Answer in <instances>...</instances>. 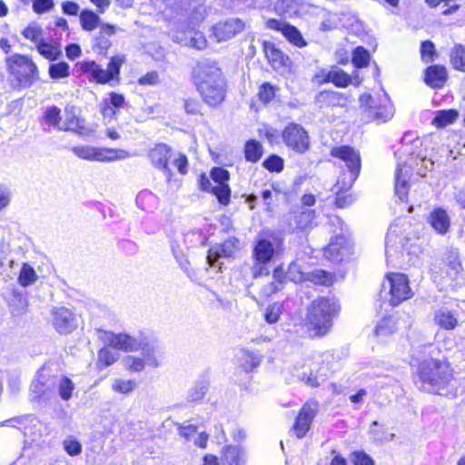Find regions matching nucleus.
Wrapping results in <instances>:
<instances>
[{
  "instance_id": "4be33fe9",
  "label": "nucleus",
  "mask_w": 465,
  "mask_h": 465,
  "mask_svg": "<svg viewBox=\"0 0 465 465\" xmlns=\"http://www.w3.org/2000/svg\"><path fill=\"white\" fill-rule=\"evenodd\" d=\"M266 25L270 29L280 31L290 43L297 47H304L307 45L302 34L296 27L282 20L269 19L266 22Z\"/></svg>"
},
{
  "instance_id": "20e7f679",
  "label": "nucleus",
  "mask_w": 465,
  "mask_h": 465,
  "mask_svg": "<svg viewBox=\"0 0 465 465\" xmlns=\"http://www.w3.org/2000/svg\"><path fill=\"white\" fill-rule=\"evenodd\" d=\"M282 251V240L278 237L258 239L252 249L253 263L251 273L253 278L269 274L268 264L281 254Z\"/></svg>"
},
{
  "instance_id": "9d476101",
  "label": "nucleus",
  "mask_w": 465,
  "mask_h": 465,
  "mask_svg": "<svg viewBox=\"0 0 465 465\" xmlns=\"http://www.w3.org/2000/svg\"><path fill=\"white\" fill-rule=\"evenodd\" d=\"M98 339L105 345L115 350L124 351H139L144 343L145 336L142 333L130 335L127 333H114L104 330H97Z\"/></svg>"
},
{
  "instance_id": "a878e982",
  "label": "nucleus",
  "mask_w": 465,
  "mask_h": 465,
  "mask_svg": "<svg viewBox=\"0 0 465 465\" xmlns=\"http://www.w3.org/2000/svg\"><path fill=\"white\" fill-rule=\"evenodd\" d=\"M139 350H141L139 356L143 359L145 367L155 369L160 366L159 350L155 344L149 341L147 337Z\"/></svg>"
},
{
  "instance_id": "13d9d810",
  "label": "nucleus",
  "mask_w": 465,
  "mask_h": 465,
  "mask_svg": "<svg viewBox=\"0 0 465 465\" xmlns=\"http://www.w3.org/2000/svg\"><path fill=\"white\" fill-rule=\"evenodd\" d=\"M42 28L39 25L33 24L25 27L22 35L25 38L37 45L42 40Z\"/></svg>"
},
{
  "instance_id": "e2e57ef3",
  "label": "nucleus",
  "mask_w": 465,
  "mask_h": 465,
  "mask_svg": "<svg viewBox=\"0 0 465 465\" xmlns=\"http://www.w3.org/2000/svg\"><path fill=\"white\" fill-rule=\"evenodd\" d=\"M312 281L317 284L328 286L332 283V275L328 272L316 270L312 273Z\"/></svg>"
},
{
  "instance_id": "393cba45",
  "label": "nucleus",
  "mask_w": 465,
  "mask_h": 465,
  "mask_svg": "<svg viewBox=\"0 0 465 465\" xmlns=\"http://www.w3.org/2000/svg\"><path fill=\"white\" fill-rule=\"evenodd\" d=\"M65 132H73L78 134H85L87 128L84 120L75 113L73 105H67L64 108V121L61 124V130Z\"/></svg>"
},
{
  "instance_id": "cd10ccee",
  "label": "nucleus",
  "mask_w": 465,
  "mask_h": 465,
  "mask_svg": "<svg viewBox=\"0 0 465 465\" xmlns=\"http://www.w3.org/2000/svg\"><path fill=\"white\" fill-rule=\"evenodd\" d=\"M431 227L440 234H445L450 225L448 213L441 208H436L431 212L429 217Z\"/></svg>"
},
{
  "instance_id": "37998d69",
  "label": "nucleus",
  "mask_w": 465,
  "mask_h": 465,
  "mask_svg": "<svg viewBox=\"0 0 465 465\" xmlns=\"http://www.w3.org/2000/svg\"><path fill=\"white\" fill-rule=\"evenodd\" d=\"M37 280L35 269L27 263H24L18 276V282L22 287L32 285Z\"/></svg>"
},
{
  "instance_id": "79ce46f5",
  "label": "nucleus",
  "mask_w": 465,
  "mask_h": 465,
  "mask_svg": "<svg viewBox=\"0 0 465 465\" xmlns=\"http://www.w3.org/2000/svg\"><path fill=\"white\" fill-rule=\"evenodd\" d=\"M137 205L143 211L150 212L157 203V197L152 192L144 190L136 196Z\"/></svg>"
},
{
  "instance_id": "4c0bfd02",
  "label": "nucleus",
  "mask_w": 465,
  "mask_h": 465,
  "mask_svg": "<svg viewBox=\"0 0 465 465\" xmlns=\"http://www.w3.org/2000/svg\"><path fill=\"white\" fill-rule=\"evenodd\" d=\"M458 116L459 113L455 109L439 110L435 112L432 124L437 127H444L453 124L458 119Z\"/></svg>"
},
{
  "instance_id": "f3484780",
  "label": "nucleus",
  "mask_w": 465,
  "mask_h": 465,
  "mask_svg": "<svg viewBox=\"0 0 465 465\" xmlns=\"http://www.w3.org/2000/svg\"><path fill=\"white\" fill-rule=\"evenodd\" d=\"M51 313L53 325L60 334L71 333L77 328L76 316L70 309L54 307Z\"/></svg>"
},
{
  "instance_id": "a19ab883",
  "label": "nucleus",
  "mask_w": 465,
  "mask_h": 465,
  "mask_svg": "<svg viewBox=\"0 0 465 465\" xmlns=\"http://www.w3.org/2000/svg\"><path fill=\"white\" fill-rule=\"evenodd\" d=\"M36 49L45 58L54 61L61 55V50L58 46L44 41L43 39L36 45Z\"/></svg>"
},
{
  "instance_id": "9b49d317",
  "label": "nucleus",
  "mask_w": 465,
  "mask_h": 465,
  "mask_svg": "<svg viewBox=\"0 0 465 465\" xmlns=\"http://www.w3.org/2000/svg\"><path fill=\"white\" fill-rule=\"evenodd\" d=\"M168 9L188 18L192 28L205 18L204 0H165Z\"/></svg>"
},
{
  "instance_id": "603ef678",
  "label": "nucleus",
  "mask_w": 465,
  "mask_h": 465,
  "mask_svg": "<svg viewBox=\"0 0 465 465\" xmlns=\"http://www.w3.org/2000/svg\"><path fill=\"white\" fill-rule=\"evenodd\" d=\"M323 369V367H321L316 371L312 370L306 377L305 383L312 388L320 386L327 378L326 370Z\"/></svg>"
},
{
  "instance_id": "e433bc0d",
  "label": "nucleus",
  "mask_w": 465,
  "mask_h": 465,
  "mask_svg": "<svg viewBox=\"0 0 465 465\" xmlns=\"http://www.w3.org/2000/svg\"><path fill=\"white\" fill-rule=\"evenodd\" d=\"M79 19L84 31H94L101 24L99 15L89 9L83 10L79 15Z\"/></svg>"
},
{
  "instance_id": "5fc2aeb1",
  "label": "nucleus",
  "mask_w": 465,
  "mask_h": 465,
  "mask_svg": "<svg viewBox=\"0 0 465 465\" xmlns=\"http://www.w3.org/2000/svg\"><path fill=\"white\" fill-rule=\"evenodd\" d=\"M108 347L109 346L104 344V347L98 351V361L103 367L111 366L118 359V355L113 352Z\"/></svg>"
},
{
  "instance_id": "39448f33",
  "label": "nucleus",
  "mask_w": 465,
  "mask_h": 465,
  "mask_svg": "<svg viewBox=\"0 0 465 465\" xmlns=\"http://www.w3.org/2000/svg\"><path fill=\"white\" fill-rule=\"evenodd\" d=\"M339 305L333 298L322 297L312 302L307 320L310 327L318 335H324L331 327L332 319L339 312Z\"/></svg>"
},
{
  "instance_id": "f257e3e1",
  "label": "nucleus",
  "mask_w": 465,
  "mask_h": 465,
  "mask_svg": "<svg viewBox=\"0 0 465 465\" xmlns=\"http://www.w3.org/2000/svg\"><path fill=\"white\" fill-rule=\"evenodd\" d=\"M411 134H405L401 139L402 149L399 151V162L395 173V193L401 202L407 201L408 177L410 169H415L420 176H425L431 170L434 163L420 153L421 141L413 138L407 141Z\"/></svg>"
},
{
  "instance_id": "7c9ffc66",
  "label": "nucleus",
  "mask_w": 465,
  "mask_h": 465,
  "mask_svg": "<svg viewBox=\"0 0 465 465\" xmlns=\"http://www.w3.org/2000/svg\"><path fill=\"white\" fill-rule=\"evenodd\" d=\"M369 435L371 441L375 444H383L391 441L395 437L394 433L391 432L386 426L378 421H373L371 424Z\"/></svg>"
},
{
  "instance_id": "5701e85b",
  "label": "nucleus",
  "mask_w": 465,
  "mask_h": 465,
  "mask_svg": "<svg viewBox=\"0 0 465 465\" xmlns=\"http://www.w3.org/2000/svg\"><path fill=\"white\" fill-rule=\"evenodd\" d=\"M315 78L319 84L332 83L340 88L348 86L351 82V76L338 67L322 69L316 74Z\"/></svg>"
},
{
  "instance_id": "bf43d9fd",
  "label": "nucleus",
  "mask_w": 465,
  "mask_h": 465,
  "mask_svg": "<svg viewBox=\"0 0 465 465\" xmlns=\"http://www.w3.org/2000/svg\"><path fill=\"white\" fill-rule=\"evenodd\" d=\"M394 331L393 321L391 317L383 318L375 328L376 336H387Z\"/></svg>"
},
{
  "instance_id": "0eeeda50",
  "label": "nucleus",
  "mask_w": 465,
  "mask_h": 465,
  "mask_svg": "<svg viewBox=\"0 0 465 465\" xmlns=\"http://www.w3.org/2000/svg\"><path fill=\"white\" fill-rule=\"evenodd\" d=\"M8 73L22 87H30L38 79L36 64L26 55L15 54L6 58Z\"/></svg>"
},
{
  "instance_id": "c85d7f7f",
  "label": "nucleus",
  "mask_w": 465,
  "mask_h": 465,
  "mask_svg": "<svg viewBox=\"0 0 465 465\" xmlns=\"http://www.w3.org/2000/svg\"><path fill=\"white\" fill-rule=\"evenodd\" d=\"M264 53L272 65L275 68L287 67L290 59L274 44L264 43Z\"/></svg>"
},
{
  "instance_id": "2f4dec72",
  "label": "nucleus",
  "mask_w": 465,
  "mask_h": 465,
  "mask_svg": "<svg viewBox=\"0 0 465 465\" xmlns=\"http://www.w3.org/2000/svg\"><path fill=\"white\" fill-rule=\"evenodd\" d=\"M314 218V211L306 208H301L299 211L293 213L292 221L297 229L305 230L312 226Z\"/></svg>"
},
{
  "instance_id": "ddd939ff",
  "label": "nucleus",
  "mask_w": 465,
  "mask_h": 465,
  "mask_svg": "<svg viewBox=\"0 0 465 465\" xmlns=\"http://www.w3.org/2000/svg\"><path fill=\"white\" fill-rule=\"evenodd\" d=\"M359 100L361 107L367 113L369 119L387 122L393 116V107L385 94L379 99V102L367 94H361Z\"/></svg>"
},
{
  "instance_id": "774afa93",
  "label": "nucleus",
  "mask_w": 465,
  "mask_h": 465,
  "mask_svg": "<svg viewBox=\"0 0 465 465\" xmlns=\"http://www.w3.org/2000/svg\"><path fill=\"white\" fill-rule=\"evenodd\" d=\"M211 177L214 184H227L226 182L229 180V173L223 168L215 167L211 171Z\"/></svg>"
},
{
  "instance_id": "a18cd8bd",
  "label": "nucleus",
  "mask_w": 465,
  "mask_h": 465,
  "mask_svg": "<svg viewBox=\"0 0 465 465\" xmlns=\"http://www.w3.org/2000/svg\"><path fill=\"white\" fill-rule=\"evenodd\" d=\"M123 364L124 369L132 372H141L145 365L139 355H128L124 358Z\"/></svg>"
},
{
  "instance_id": "c03bdc74",
  "label": "nucleus",
  "mask_w": 465,
  "mask_h": 465,
  "mask_svg": "<svg viewBox=\"0 0 465 465\" xmlns=\"http://www.w3.org/2000/svg\"><path fill=\"white\" fill-rule=\"evenodd\" d=\"M450 62L455 69L465 71V47L463 45L454 46L450 53Z\"/></svg>"
},
{
  "instance_id": "864d4df0",
  "label": "nucleus",
  "mask_w": 465,
  "mask_h": 465,
  "mask_svg": "<svg viewBox=\"0 0 465 465\" xmlns=\"http://www.w3.org/2000/svg\"><path fill=\"white\" fill-rule=\"evenodd\" d=\"M208 390V383L205 381H200L190 390L188 400L191 401H201Z\"/></svg>"
},
{
  "instance_id": "4d7b16f0",
  "label": "nucleus",
  "mask_w": 465,
  "mask_h": 465,
  "mask_svg": "<svg viewBox=\"0 0 465 465\" xmlns=\"http://www.w3.org/2000/svg\"><path fill=\"white\" fill-rule=\"evenodd\" d=\"M282 313V305L279 302L270 304L265 311L264 319L269 324L278 322Z\"/></svg>"
},
{
  "instance_id": "423d86ee",
  "label": "nucleus",
  "mask_w": 465,
  "mask_h": 465,
  "mask_svg": "<svg viewBox=\"0 0 465 465\" xmlns=\"http://www.w3.org/2000/svg\"><path fill=\"white\" fill-rule=\"evenodd\" d=\"M54 371L43 366L31 382L29 400L38 406H46L55 401Z\"/></svg>"
},
{
  "instance_id": "f8f14e48",
  "label": "nucleus",
  "mask_w": 465,
  "mask_h": 465,
  "mask_svg": "<svg viewBox=\"0 0 465 465\" xmlns=\"http://www.w3.org/2000/svg\"><path fill=\"white\" fill-rule=\"evenodd\" d=\"M75 156L86 161L113 162L130 156L124 150L99 148L92 145H78L71 149Z\"/></svg>"
},
{
  "instance_id": "4468645a",
  "label": "nucleus",
  "mask_w": 465,
  "mask_h": 465,
  "mask_svg": "<svg viewBox=\"0 0 465 465\" xmlns=\"http://www.w3.org/2000/svg\"><path fill=\"white\" fill-rule=\"evenodd\" d=\"M430 271L435 282L438 280H456L462 272L458 251H448L440 262L431 266Z\"/></svg>"
},
{
  "instance_id": "1a4fd4ad",
  "label": "nucleus",
  "mask_w": 465,
  "mask_h": 465,
  "mask_svg": "<svg viewBox=\"0 0 465 465\" xmlns=\"http://www.w3.org/2000/svg\"><path fill=\"white\" fill-rule=\"evenodd\" d=\"M125 61V56L120 54L111 58L107 69H104L94 61H83L79 64V68L83 74H89L96 83L108 84L114 79H118L121 66Z\"/></svg>"
},
{
  "instance_id": "c9c22d12",
  "label": "nucleus",
  "mask_w": 465,
  "mask_h": 465,
  "mask_svg": "<svg viewBox=\"0 0 465 465\" xmlns=\"http://www.w3.org/2000/svg\"><path fill=\"white\" fill-rule=\"evenodd\" d=\"M189 34L190 36L185 39L176 35L175 41L183 44L184 45H190L198 50H203L206 47L207 41L201 32L191 30Z\"/></svg>"
},
{
  "instance_id": "7ed1b4c3",
  "label": "nucleus",
  "mask_w": 465,
  "mask_h": 465,
  "mask_svg": "<svg viewBox=\"0 0 465 465\" xmlns=\"http://www.w3.org/2000/svg\"><path fill=\"white\" fill-rule=\"evenodd\" d=\"M192 77L203 100L210 106L219 105L225 97V82L217 63L211 60L198 62Z\"/></svg>"
},
{
  "instance_id": "412c9836",
  "label": "nucleus",
  "mask_w": 465,
  "mask_h": 465,
  "mask_svg": "<svg viewBox=\"0 0 465 465\" xmlns=\"http://www.w3.org/2000/svg\"><path fill=\"white\" fill-rule=\"evenodd\" d=\"M244 23L238 18H232L220 22L213 27V34L217 42L228 41L241 33Z\"/></svg>"
},
{
  "instance_id": "c756f323",
  "label": "nucleus",
  "mask_w": 465,
  "mask_h": 465,
  "mask_svg": "<svg viewBox=\"0 0 465 465\" xmlns=\"http://www.w3.org/2000/svg\"><path fill=\"white\" fill-rule=\"evenodd\" d=\"M447 79L444 66L431 65L426 69L425 83L432 88H440Z\"/></svg>"
},
{
  "instance_id": "aec40b11",
  "label": "nucleus",
  "mask_w": 465,
  "mask_h": 465,
  "mask_svg": "<svg viewBox=\"0 0 465 465\" xmlns=\"http://www.w3.org/2000/svg\"><path fill=\"white\" fill-rule=\"evenodd\" d=\"M317 410L316 402H307L301 409L293 425V430L299 439L304 437L310 430Z\"/></svg>"
},
{
  "instance_id": "6ab92c4d",
  "label": "nucleus",
  "mask_w": 465,
  "mask_h": 465,
  "mask_svg": "<svg viewBox=\"0 0 465 465\" xmlns=\"http://www.w3.org/2000/svg\"><path fill=\"white\" fill-rule=\"evenodd\" d=\"M324 257L332 262H340L351 254V245L343 235H337L323 250Z\"/></svg>"
},
{
  "instance_id": "bb28decb",
  "label": "nucleus",
  "mask_w": 465,
  "mask_h": 465,
  "mask_svg": "<svg viewBox=\"0 0 465 465\" xmlns=\"http://www.w3.org/2000/svg\"><path fill=\"white\" fill-rule=\"evenodd\" d=\"M55 396L58 394L64 401H68L73 397L75 389L74 381L65 375H58L54 372Z\"/></svg>"
},
{
  "instance_id": "dca6fc26",
  "label": "nucleus",
  "mask_w": 465,
  "mask_h": 465,
  "mask_svg": "<svg viewBox=\"0 0 465 465\" xmlns=\"http://www.w3.org/2000/svg\"><path fill=\"white\" fill-rule=\"evenodd\" d=\"M284 143L298 153H305L310 147L307 132L298 124H291L282 131Z\"/></svg>"
},
{
  "instance_id": "052dcab7",
  "label": "nucleus",
  "mask_w": 465,
  "mask_h": 465,
  "mask_svg": "<svg viewBox=\"0 0 465 465\" xmlns=\"http://www.w3.org/2000/svg\"><path fill=\"white\" fill-rule=\"evenodd\" d=\"M263 167L270 172H281L283 169V160L277 155L269 156L262 163Z\"/></svg>"
},
{
  "instance_id": "f03ea898",
  "label": "nucleus",
  "mask_w": 465,
  "mask_h": 465,
  "mask_svg": "<svg viewBox=\"0 0 465 465\" xmlns=\"http://www.w3.org/2000/svg\"><path fill=\"white\" fill-rule=\"evenodd\" d=\"M415 383L423 391L440 395H452L453 371L445 360L425 359L419 363Z\"/></svg>"
},
{
  "instance_id": "72a5a7b5",
  "label": "nucleus",
  "mask_w": 465,
  "mask_h": 465,
  "mask_svg": "<svg viewBox=\"0 0 465 465\" xmlns=\"http://www.w3.org/2000/svg\"><path fill=\"white\" fill-rule=\"evenodd\" d=\"M343 185L342 179H338L332 188V191L336 194V205L340 208H345L353 202V197L347 193L351 188H345Z\"/></svg>"
},
{
  "instance_id": "ea45409f",
  "label": "nucleus",
  "mask_w": 465,
  "mask_h": 465,
  "mask_svg": "<svg viewBox=\"0 0 465 465\" xmlns=\"http://www.w3.org/2000/svg\"><path fill=\"white\" fill-rule=\"evenodd\" d=\"M262 156V146L255 141L250 140L244 146V157L247 162L257 163Z\"/></svg>"
},
{
  "instance_id": "6e6d98bb",
  "label": "nucleus",
  "mask_w": 465,
  "mask_h": 465,
  "mask_svg": "<svg viewBox=\"0 0 465 465\" xmlns=\"http://www.w3.org/2000/svg\"><path fill=\"white\" fill-rule=\"evenodd\" d=\"M135 388V381L133 380L116 379L112 384L114 391L123 394L132 392Z\"/></svg>"
},
{
  "instance_id": "6e6552de",
  "label": "nucleus",
  "mask_w": 465,
  "mask_h": 465,
  "mask_svg": "<svg viewBox=\"0 0 465 465\" xmlns=\"http://www.w3.org/2000/svg\"><path fill=\"white\" fill-rule=\"evenodd\" d=\"M331 155L341 160L347 170H341L338 179H342L343 186L351 188L361 172V157L358 151L348 145L333 147ZM343 168V165H341Z\"/></svg>"
},
{
  "instance_id": "a211bd4d",
  "label": "nucleus",
  "mask_w": 465,
  "mask_h": 465,
  "mask_svg": "<svg viewBox=\"0 0 465 465\" xmlns=\"http://www.w3.org/2000/svg\"><path fill=\"white\" fill-rule=\"evenodd\" d=\"M238 249V240L234 237L228 238L223 243L211 247L207 254V262L211 267L221 268L222 258H230Z\"/></svg>"
},
{
  "instance_id": "09e8293b",
  "label": "nucleus",
  "mask_w": 465,
  "mask_h": 465,
  "mask_svg": "<svg viewBox=\"0 0 465 465\" xmlns=\"http://www.w3.org/2000/svg\"><path fill=\"white\" fill-rule=\"evenodd\" d=\"M212 193L216 196L221 204L227 205L229 203L231 189L228 184H214L212 187Z\"/></svg>"
},
{
  "instance_id": "58836bf2",
  "label": "nucleus",
  "mask_w": 465,
  "mask_h": 465,
  "mask_svg": "<svg viewBox=\"0 0 465 465\" xmlns=\"http://www.w3.org/2000/svg\"><path fill=\"white\" fill-rule=\"evenodd\" d=\"M275 11L288 17L298 14L300 10V3L298 0H279L275 4Z\"/></svg>"
},
{
  "instance_id": "473e14b6",
  "label": "nucleus",
  "mask_w": 465,
  "mask_h": 465,
  "mask_svg": "<svg viewBox=\"0 0 465 465\" xmlns=\"http://www.w3.org/2000/svg\"><path fill=\"white\" fill-rule=\"evenodd\" d=\"M435 322L444 330H453L458 324L454 313L447 309H440L434 313Z\"/></svg>"
},
{
  "instance_id": "de8ad7c7",
  "label": "nucleus",
  "mask_w": 465,
  "mask_h": 465,
  "mask_svg": "<svg viewBox=\"0 0 465 465\" xmlns=\"http://www.w3.org/2000/svg\"><path fill=\"white\" fill-rule=\"evenodd\" d=\"M370 62V54L362 46H358L352 53V63L358 68L366 67Z\"/></svg>"
},
{
  "instance_id": "b1692460",
  "label": "nucleus",
  "mask_w": 465,
  "mask_h": 465,
  "mask_svg": "<svg viewBox=\"0 0 465 465\" xmlns=\"http://www.w3.org/2000/svg\"><path fill=\"white\" fill-rule=\"evenodd\" d=\"M148 157L155 168L163 172L167 176L171 175V170L168 166L171 148L168 145L164 143L156 144L149 151Z\"/></svg>"
},
{
  "instance_id": "3c124183",
  "label": "nucleus",
  "mask_w": 465,
  "mask_h": 465,
  "mask_svg": "<svg viewBox=\"0 0 465 465\" xmlns=\"http://www.w3.org/2000/svg\"><path fill=\"white\" fill-rule=\"evenodd\" d=\"M420 55L421 60L426 64L431 63L438 56L434 44L431 41L427 40L421 43Z\"/></svg>"
},
{
  "instance_id": "0e129e2a",
  "label": "nucleus",
  "mask_w": 465,
  "mask_h": 465,
  "mask_svg": "<svg viewBox=\"0 0 465 465\" xmlns=\"http://www.w3.org/2000/svg\"><path fill=\"white\" fill-rule=\"evenodd\" d=\"M351 461L353 465H374L372 458L364 451L352 452Z\"/></svg>"
},
{
  "instance_id": "2eb2a0df",
  "label": "nucleus",
  "mask_w": 465,
  "mask_h": 465,
  "mask_svg": "<svg viewBox=\"0 0 465 465\" xmlns=\"http://www.w3.org/2000/svg\"><path fill=\"white\" fill-rule=\"evenodd\" d=\"M389 288L390 303L397 306L403 301L411 298V290L409 286V280L403 273H390L382 283V288Z\"/></svg>"
},
{
  "instance_id": "f704fd0d",
  "label": "nucleus",
  "mask_w": 465,
  "mask_h": 465,
  "mask_svg": "<svg viewBox=\"0 0 465 465\" xmlns=\"http://www.w3.org/2000/svg\"><path fill=\"white\" fill-rule=\"evenodd\" d=\"M242 450L236 446H225L220 458L221 465H240Z\"/></svg>"
},
{
  "instance_id": "49530a36",
  "label": "nucleus",
  "mask_w": 465,
  "mask_h": 465,
  "mask_svg": "<svg viewBox=\"0 0 465 465\" xmlns=\"http://www.w3.org/2000/svg\"><path fill=\"white\" fill-rule=\"evenodd\" d=\"M45 121L49 125L54 126L57 130H61V110L56 106L47 108L45 113Z\"/></svg>"
},
{
  "instance_id": "680f3d73",
  "label": "nucleus",
  "mask_w": 465,
  "mask_h": 465,
  "mask_svg": "<svg viewBox=\"0 0 465 465\" xmlns=\"http://www.w3.org/2000/svg\"><path fill=\"white\" fill-rule=\"evenodd\" d=\"M275 95V91L272 85L269 83H264L259 89L258 97L263 104L271 102Z\"/></svg>"
},
{
  "instance_id": "69168bd1",
  "label": "nucleus",
  "mask_w": 465,
  "mask_h": 465,
  "mask_svg": "<svg viewBox=\"0 0 465 465\" xmlns=\"http://www.w3.org/2000/svg\"><path fill=\"white\" fill-rule=\"evenodd\" d=\"M64 449L70 456H75L81 453V443L73 437L67 438L63 442Z\"/></svg>"
},
{
  "instance_id": "338daca9",
  "label": "nucleus",
  "mask_w": 465,
  "mask_h": 465,
  "mask_svg": "<svg viewBox=\"0 0 465 465\" xmlns=\"http://www.w3.org/2000/svg\"><path fill=\"white\" fill-rule=\"evenodd\" d=\"M339 19H338V16L336 14H327V15L325 16V18L322 21L321 25H320V30L322 31V32H328V31H331V30H334L335 28L338 27V23Z\"/></svg>"
},
{
  "instance_id": "8fccbe9b",
  "label": "nucleus",
  "mask_w": 465,
  "mask_h": 465,
  "mask_svg": "<svg viewBox=\"0 0 465 465\" xmlns=\"http://www.w3.org/2000/svg\"><path fill=\"white\" fill-rule=\"evenodd\" d=\"M69 65L65 62L53 64L49 66V75L52 79H60L69 76Z\"/></svg>"
}]
</instances>
